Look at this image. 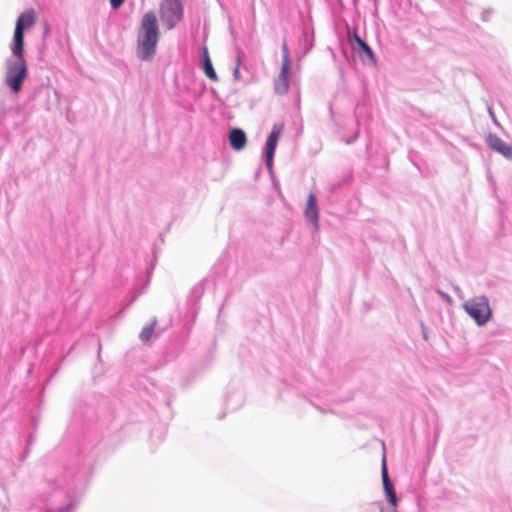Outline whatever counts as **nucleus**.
I'll return each instance as SVG.
<instances>
[{
    "label": "nucleus",
    "instance_id": "f257e3e1",
    "mask_svg": "<svg viewBox=\"0 0 512 512\" xmlns=\"http://www.w3.org/2000/svg\"><path fill=\"white\" fill-rule=\"evenodd\" d=\"M158 42L157 18L153 12L143 16L137 40V56L141 60H150L156 51Z\"/></svg>",
    "mask_w": 512,
    "mask_h": 512
},
{
    "label": "nucleus",
    "instance_id": "f03ea898",
    "mask_svg": "<svg viewBox=\"0 0 512 512\" xmlns=\"http://www.w3.org/2000/svg\"><path fill=\"white\" fill-rule=\"evenodd\" d=\"M28 75L27 62L25 58L8 57L5 61L4 83L9 89L18 93Z\"/></svg>",
    "mask_w": 512,
    "mask_h": 512
},
{
    "label": "nucleus",
    "instance_id": "7ed1b4c3",
    "mask_svg": "<svg viewBox=\"0 0 512 512\" xmlns=\"http://www.w3.org/2000/svg\"><path fill=\"white\" fill-rule=\"evenodd\" d=\"M462 307L478 326H484L492 317L489 299L485 295H477L466 300Z\"/></svg>",
    "mask_w": 512,
    "mask_h": 512
},
{
    "label": "nucleus",
    "instance_id": "20e7f679",
    "mask_svg": "<svg viewBox=\"0 0 512 512\" xmlns=\"http://www.w3.org/2000/svg\"><path fill=\"white\" fill-rule=\"evenodd\" d=\"M160 16L168 30L174 28L183 16L182 0H163L160 6Z\"/></svg>",
    "mask_w": 512,
    "mask_h": 512
},
{
    "label": "nucleus",
    "instance_id": "39448f33",
    "mask_svg": "<svg viewBox=\"0 0 512 512\" xmlns=\"http://www.w3.org/2000/svg\"><path fill=\"white\" fill-rule=\"evenodd\" d=\"M283 126L274 124L265 144V162L268 170H272L273 158Z\"/></svg>",
    "mask_w": 512,
    "mask_h": 512
},
{
    "label": "nucleus",
    "instance_id": "423d86ee",
    "mask_svg": "<svg viewBox=\"0 0 512 512\" xmlns=\"http://www.w3.org/2000/svg\"><path fill=\"white\" fill-rule=\"evenodd\" d=\"M486 144L491 150L501 154L506 159H512V146L496 134H488L486 137Z\"/></svg>",
    "mask_w": 512,
    "mask_h": 512
},
{
    "label": "nucleus",
    "instance_id": "0eeeda50",
    "mask_svg": "<svg viewBox=\"0 0 512 512\" xmlns=\"http://www.w3.org/2000/svg\"><path fill=\"white\" fill-rule=\"evenodd\" d=\"M381 475H382L383 488H384L386 498H387L388 502L391 504V506L396 507L398 498H397V495H396V492L394 489V485L388 475L385 456L383 457V460H382Z\"/></svg>",
    "mask_w": 512,
    "mask_h": 512
},
{
    "label": "nucleus",
    "instance_id": "6e6552de",
    "mask_svg": "<svg viewBox=\"0 0 512 512\" xmlns=\"http://www.w3.org/2000/svg\"><path fill=\"white\" fill-rule=\"evenodd\" d=\"M381 475H382L383 488H384L386 498H387L388 502L391 504V506L396 507L398 498H397V495H396V492L394 489V485L388 475L385 456L383 457V460H382Z\"/></svg>",
    "mask_w": 512,
    "mask_h": 512
},
{
    "label": "nucleus",
    "instance_id": "1a4fd4ad",
    "mask_svg": "<svg viewBox=\"0 0 512 512\" xmlns=\"http://www.w3.org/2000/svg\"><path fill=\"white\" fill-rule=\"evenodd\" d=\"M12 58H25L24 57V33L20 27H15L13 41L11 44Z\"/></svg>",
    "mask_w": 512,
    "mask_h": 512
},
{
    "label": "nucleus",
    "instance_id": "9d476101",
    "mask_svg": "<svg viewBox=\"0 0 512 512\" xmlns=\"http://www.w3.org/2000/svg\"><path fill=\"white\" fill-rule=\"evenodd\" d=\"M305 217L310 220L315 227L319 225V211L316 204V196L310 193L307 198V204L304 211Z\"/></svg>",
    "mask_w": 512,
    "mask_h": 512
},
{
    "label": "nucleus",
    "instance_id": "9b49d317",
    "mask_svg": "<svg viewBox=\"0 0 512 512\" xmlns=\"http://www.w3.org/2000/svg\"><path fill=\"white\" fill-rule=\"evenodd\" d=\"M229 142L231 147L236 150H242L247 142L246 134L245 132L240 128H233L229 132Z\"/></svg>",
    "mask_w": 512,
    "mask_h": 512
},
{
    "label": "nucleus",
    "instance_id": "f8f14e48",
    "mask_svg": "<svg viewBox=\"0 0 512 512\" xmlns=\"http://www.w3.org/2000/svg\"><path fill=\"white\" fill-rule=\"evenodd\" d=\"M36 20L37 16L35 11L29 9L18 16L15 27H20L22 33H24L26 29L31 28L35 24Z\"/></svg>",
    "mask_w": 512,
    "mask_h": 512
},
{
    "label": "nucleus",
    "instance_id": "ddd939ff",
    "mask_svg": "<svg viewBox=\"0 0 512 512\" xmlns=\"http://www.w3.org/2000/svg\"><path fill=\"white\" fill-rule=\"evenodd\" d=\"M290 67L289 66H281V71L279 73L278 78L275 81V91L278 94H285L289 89V75Z\"/></svg>",
    "mask_w": 512,
    "mask_h": 512
},
{
    "label": "nucleus",
    "instance_id": "4468645a",
    "mask_svg": "<svg viewBox=\"0 0 512 512\" xmlns=\"http://www.w3.org/2000/svg\"><path fill=\"white\" fill-rule=\"evenodd\" d=\"M203 71L205 75L212 81H218V76L213 68L208 50L206 47L203 49Z\"/></svg>",
    "mask_w": 512,
    "mask_h": 512
},
{
    "label": "nucleus",
    "instance_id": "2eb2a0df",
    "mask_svg": "<svg viewBox=\"0 0 512 512\" xmlns=\"http://www.w3.org/2000/svg\"><path fill=\"white\" fill-rule=\"evenodd\" d=\"M355 40L359 45L360 49L362 50V52L370 59H373L374 54L370 46L357 35L355 36Z\"/></svg>",
    "mask_w": 512,
    "mask_h": 512
},
{
    "label": "nucleus",
    "instance_id": "dca6fc26",
    "mask_svg": "<svg viewBox=\"0 0 512 512\" xmlns=\"http://www.w3.org/2000/svg\"><path fill=\"white\" fill-rule=\"evenodd\" d=\"M155 324H156V319H153V321L149 325L145 326L142 329L140 336H139L142 341H148L151 338Z\"/></svg>",
    "mask_w": 512,
    "mask_h": 512
},
{
    "label": "nucleus",
    "instance_id": "f3484780",
    "mask_svg": "<svg viewBox=\"0 0 512 512\" xmlns=\"http://www.w3.org/2000/svg\"><path fill=\"white\" fill-rule=\"evenodd\" d=\"M281 66H289L291 67V60L289 55V50L286 42L282 45V65Z\"/></svg>",
    "mask_w": 512,
    "mask_h": 512
},
{
    "label": "nucleus",
    "instance_id": "a211bd4d",
    "mask_svg": "<svg viewBox=\"0 0 512 512\" xmlns=\"http://www.w3.org/2000/svg\"><path fill=\"white\" fill-rule=\"evenodd\" d=\"M242 52H238L237 54V64H236V67L234 68V71H233V78L235 81H238L240 79V71H239V67H240V64H241V56H242Z\"/></svg>",
    "mask_w": 512,
    "mask_h": 512
},
{
    "label": "nucleus",
    "instance_id": "6ab92c4d",
    "mask_svg": "<svg viewBox=\"0 0 512 512\" xmlns=\"http://www.w3.org/2000/svg\"><path fill=\"white\" fill-rule=\"evenodd\" d=\"M436 293L445 301L447 302L448 304H451L452 303V298L449 294H447L446 292L440 290V289H436Z\"/></svg>",
    "mask_w": 512,
    "mask_h": 512
},
{
    "label": "nucleus",
    "instance_id": "aec40b11",
    "mask_svg": "<svg viewBox=\"0 0 512 512\" xmlns=\"http://www.w3.org/2000/svg\"><path fill=\"white\" fill-rule=\"evenodd\" d=\"M452 289L460 299H464V293L458 285L453 284Z\"/></svg>",
    "mask_w": 512,
    "mask_h": 512
},
{
    "label": "nucleus",
    "instance_id": "412c9836",
    "mask_svg": "<svg viewBox=\"0 0 512 512\" xmlns=\"http://www.w3.org/2000/svg\"><path fill=\"white\" fill-rule=\"evenodd\" d=\"M125 0H110L111 7L113 9H118Z\"/></svg>",
    "mask_w": 512,
    "mask_h": 512
},
{
    "label": "nucleus",
    "instance_id": "4be33fe9",
    "mask_svg": "<svg viewBox=\"0 0 512 512\" xmlns=\"http://www.w3.org/2000/svg\"><path fill=\"white\" fill-rule=\"evenodd\" d=\"M357 138H358V132H356V134H355L352 138H347V139H345V142H346V144H351V143H353Z\"/></svg>",
    "mask_w": 512,
    "mask_h": 512
},
{
    "label": "nucleus",
    "instance_id": "5701e85b",
    "mask_svg": "<svg viewBox=\"0 0 512 512\" xmlns=\"http://www.w3.org/2000/svg\"><path fill=\"white\" fill-rule=\"evenodd\" d=\"M489 14H490V11H484V12H483V20H484V21H487V20H488V16H489Z\"/></svg>",
    "mask_w": 512,
    "mask_h": 512
},
{
    "label": "nucleus",
    "instance_id": "b1692460",
    "mask_svg": "<svg viewBox=\"0 0 512 512\" xmlns=\"http://www.w3.org/2000/svg\"><path fill=\"white\" fill-rule=\"evenodd\" d=\"M488 111H489V114H490L491 118L495 121V116H494V113H493L492 109L488 108Z\"/></svg>",
    "mask_w": 512,
    "mask_h": 512
},
{
    "label": "nucleus",
    "instance_id": "393cba45",
    "mask_svg": "<svg viewBox=\"0 0 512 512\" xmlns=\"http://www.w3.org/2000/svg\"><path fill=\"white\" fill-rule=\"evenodd\" d=\"M423 337L424 339H427V334L425 332L423 333Z\"/></svg>",
    "mask_w": 512,
    "mask_h": 512
},
{
    "label": "nucleus",
    "instance_id": "a878e982",
    "mask_svg": "<svg viewBox=\"0 0 512 512\" xmlns=\"http://www.w3.org/2000/svg\"><path fill=\"white\" fill-rule=\"evenodd\" d=\"M391 512H398L395 507H393V510Z\"/></svg>",
    "mask_w": 512,
    "mask_h": 512
}]
</instances>
